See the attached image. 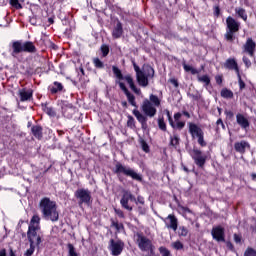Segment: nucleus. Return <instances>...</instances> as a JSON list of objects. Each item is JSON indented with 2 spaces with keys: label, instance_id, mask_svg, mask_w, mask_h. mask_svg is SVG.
I'll return each instance as SVG.
<instances>
[{
  "label": "nucleus",
  "instance_id": "aec40b11",
  "mask_svg": "<svg viewBox=\"0 0 256 256\" xmlns=\"http://www.w3.org/2000/svg\"><path fill=\"white\" fill-rule=\"evenodd\" d=\"M19 96H20V101L21 102L29 101L33 97V91L22 89V90L19 91Z\"/></svg>",
  "mask_w": 256,
  "mask_h": 256
},
{
  "label": "nucleus",
  "instance_id": "a878e982",
  "mask_svg": "<svg viewBox=\"0 0 256 256\" xmlns=\"http://www.w3.org/2000/svg\"><path fill=\"white\" fill-rule=\"evenodd\" d=\"M249 147V143L245 142V141H241L238 143H235L234 148L237 152L243 153L245 152V149Z\"/></svg>",
  "mask_w": 256,
  "mask_h": 256
},
{
  "label": "nucleus",
  "instance_id": "37998d69",
  "mask_svg": "<svg viewBox=\"0 0 256 256\" xmlns=\"http://www.w3.org/2000/svg\"><path fill=\"white\" fill-rule=\"evenodd\" d=\"M158 126H159V128H160L161 130H163V131H166V130H167V125H166L164 119H159V120H158Z\"/></svg>",
  "mask_w": 256,
  "mask_h": 256
},
{
  "label": "nucleus",
  "instance_id": "5fc2aeb1",
  "mask_svg": "<svg viewBox=\"0 0 256 256\" xmlns=\"http://www.w3.org/2000/svg\"><path fill=\"white\" fill-rule=\"evenodd\" d=\"M115 213L120 217V218H124V212L121 209H114Z\"/></svg>",
  "mask_w": 256,
  "mask_h": 256
},
{
  "label": "nucleus",
  "instance_id": "4c0bfd02",
  "mask_svg": "<svg viewBox=\"0 0 256 256\" xmlns=\"http://www.w3.org/2000/svg\"><path fill=\"white\" fill-rule=\"evenodd\" d=\"M159 252L161 256H172L171 251L168 250L166 247H160Z\"/></svg>",
  "mask_w": 256,
  "mask_h": 256
},
{
  "label": "nucleus",
  "instance_id": "b1692460",
  "mask_svg": "<svg viewBox=\"0 0 256 256\" xmlns=\"http://www.w3.org/2000/svg\"><path fill=\"white\" fill-rule=\"evenodd\" d=\"M167 115H168L169 124L172 128L182 130L185 127L186 122L181 121L175 124L173 118L170 115V112H168Z\"/></svg>",
  "mask_w": 256,
  "mask_h": 256
},
{
  "label": "nucleus",
  "instance_id": "412c9836",
  "mask_svg": "<svg viewBox=\"0 0 256 256\" xmlns=\"http://www.w3.org/2000/svg\"><path fill=\"white\" fill-rule=\"evenodd\" d=\"M123 26L120 22H117L116 26L112 31V37L114 39H120L123 36Z\"/></svg>",
  "mask_w": 256,
  "mask_h": 256
},
{
  "label": "nucleus",
  "instance_id": "ddd939ff",
  "mask_svg": "<svg viewBox=\"0 0 256 256\" xmlns=\"http://www.w3.org/2000/svg\"><path fill=\"white\" fill-rule=\"evenodd\" d=\"M116 84L119 85L120 89L124 92V94L127 97L128 102L133 106V107H137V103H136V98L133 94H131L129 92V90L127 89L126 85L124 83H122L121 81H116Z\"/></svg>",
  "mask_w": 256,
  "mask_h": 256
},
{
  "label": "nucleus",
  "instance_id": "09e8293b",
  "mask_svg": "<svg viewBox=\"0 0 256 256\" xmlns=\"http://www.w3.org/2000/svg\"><path fill=\"white\" fill-rule=\"evenodd\" d=\"M101 52H102V54H103V57H106V56L109 54L110 49H109L108 46H102V47H101Z\"/></svg>",
  "mask_w": 256,
  "mask_h": 256
},
{
  "label": "nucleus",
  "instance_id": "3c124183",
  "mask_svg": "<svg viewBox=\"0 0 256 256\" xmlns=\"http://www.w3.org/2000/svg\"><path fill=\"white\" fill-rule=\"evenodd\" d=\"M127 125L129 127H135V119L131 116L128 117Z\"/></svg>",
  "mask_w": 256,
  "mask_h": 256
},
{
  "label": "nucleus",
  "instance_id": "e433bc0d",
  "mask_svg": "<svg viewBox=\"0 0 256 256\" xmlns=\"http://www.w3.org/2000/svg\"><path fill=\"white\" fill-rule=\"evenodd\" d=\"M93 64H94V66H95L96 68H98V69H102V68L105 67V66H104V63H103L100 59H98V58H94V59H93Z\"/></svg>",
  "mask_w": 256,
  "mask_h": 256
},
{
  "label": "nucleus",
  "instance_id": "e2e57ef3",
  "mask_svg": "<svg viewBox=\"0 0 256 256\" xmlns=\"http://www.w3.org/2000/svg\"><path fill=\"white\" fill-rule=\"evenodd\" d=\"M190 72H191L192 75H197V74L200 73V71H198V70L195 69L194 67H193V69H192Z\"/></svg>",
  "mask_w": 256,
  "mask_h": 256
},
{
  "label": "nucleus",
  "instance_id": "2f4dec72",
  "mask_svg": "<svg viewBox=\"0 0 256 256\" xmlns=\"http://www.w3.org/2000/svg\"><path fill=\"white\" fill-rule=\"evenodd\" d=\"M221 97L225 98V99H231V98H233V91H231V90H229L227 88L222 89Z\"/></svg>",
  "mask_w": 256,
  "mask_h": 256
},
{
  "label": "nucleus",
  "instance_id": "a211bd4d",
  "mask_svg": "<svg viewBox=\"0 0 256 256\" xmlns=\"http://www.w3.org/2000/svg\"><path fill=\"white\" fill-rule=\"evenodd\" d=\"M236 122L244 130H247L250 125L249 120L243 114L236 115Z\"/></svg>",
  "mask_w": 256,
  "mask_h": 256
},
{
  "label": "nucleus",
  "instance_id": "f3484780",
  "mask_svg": "<svg viewBox=\"0 0 256 256\" xmlns=\"http://www.w3.org/2000/svg\"><path fill=\"white\" fill-rule=\"evenodd\" d=\"M189 132L193 138H199L200 136L204 135L203 130L193 123H189Z\"/></svg>",
  "mask_w": 256,
  "mask_h": 256
},
{
  "label": "nucleus",
  "instance_id": "c9c22d12",
  "mask_svg": "<svg viewBox=\"0 0 256 256\" xmlns=\"http://www.w3.org/2000/svg\"><path fill=\"white\" fill-rule=\"evenodd\" d=\"M36 246H37L36 244L30 243V247H29L28 250H26L24 255L25 256H32L35 252Z\"/></svg>",
  "mask_w": 256,
  "mask_h": 256
},
{
  "label": "nucleus",
  "instance_id": "680f3d73",
  "mask_svg": "<svg viewBox=\"0 0 256 256\" xmlns=\"http://www.w3.org/2000/svg\"><path fill=\"white\" fill-rule=\"evenodd\" d=\"M217 125H218V126L221 125L222 128H225V124L223 123V120H222V119H218V120H217Z\"/></svg>",
  "mask_w": 256,
  "mask_h": 256
},
{
  "label": "nucleus",
  "instance_id": "9b49d317",
  "mask_svg": "<svg viewBox=\"0 0 256 256\" xmlns=\"http://www.w3.org/2000/svg\"><path fill=\"white\" fill-rule=\"evenodd\" d=\"M141 109L143 113L150 118L155 117L157 114L156 107L148 99L143 101Z\"/></svg>",
  "mask_w": 256,
  "mask_h": 256
},
{
  "label": "nucleus",
  "instance_id": "4d7b16f0",
  "mask_svg": "<svg viewBox=\"0 0 256 256\" xmlns=\"http://www.w3.org/2000/svg\"><path fill=\"white\" fill-rule=\"evenodd\" d=\"M225 115L229 119L233 118V116H234L233 112H231V111H225Z\"/></svg>",
  "mask_w": 256,
  "mask_h": 256
},
{
  "label": "nucleus",
  "instance_id": "423d86ee",
  "mask_svg": "<svg viewBox=\"0 0 256 256\" xmlns=\"http://www.w3.org/2000/svg\"><path fill=\"white\" fill-rule=\"evenodd\" d=\"M115 173L124 174L126 176L131 177L132 179H134L136 181H142L143 180V178L140 174H138L136 171H134L130 167L123 166L121 163H117L115 165Z\"/></svg>",
  "mask_w": 256,
  "mask_h": 256
},
{
  "label": "nucleus",
  "instance_id": "ea45409f",
  "mask_svg": "<svg viewBox=\"0 0 256 256\" xmlns=\"http://www.w3.org/2000/svg\"><path fill=\"white\" fill-rule=\"evenodd\" d=\"M112 226L117 230V232H122L124 230V225L119 222H112Z\"/></svg>",
  "mask_w": 256,
  "mask_h": 256
},
{
  "label": "nucleus",
  "instance_id": "a19ab883",
  "mask_svg": "<svg viewBox=\"0 0 256 256\" xmlns=\"http://www.w3.org/2000/svg\"><path fill=\"white\" fill-rule=\"evenodd\" d=\"M171 246L175 250H182L184 248V245H183V243L181 241H176V242L172 243Z\"/></svg>",
  "mask_w": 256,
  "mask_h": 256
},
{
  "label": "nucleus",
  "instance_id": "9d476101",
  "mask_svg": "<svg viewBox=\"0 0 256 256\" xmlns=\"http://www.w3.org/2000/svg\"><path fill=\"white\" fill-rule=\"evenodd\" d=\"M75 197L79 199V204H90L92 199L91 192L86 189H78L75 192Z\"/></svg>",
  "mask_w": 256,
  "mask_h": 256
},
{
  "label": "nucleus",
  "instance_id": "0eeeda50",
  "mask_svg": "<svg viewBox=\"0 0 256 256\" xmlns=\"http://www.w3.org/2000/svg\"><path fill=\"white\" fill-rule=\"evenodd\" d=\"M136 242L141 251L153 253V251H154L153 242L146 236L137 234Z\"/></svg>",
  "mask_w": 256,
  "mask_h": 256
},
{
  "label": "nucleus",
  "instance_id": "13d9d810",
  "mask_svg": "<svg viewBox=\"0 0 256 256\" xmlns=\"http://www.w3.org/2000/svg\"><path fill=\"white\" fill-rule=\"evenodd\" d=\"M234 241H235L236 243H241V236L235 234V235H234Z\"/></svg>",
  "mask_w": 256,
  "mask_h": 256
},
{
  "label": "nucleus",
  "instance_id": "4468645a",
  "mask_svg": "<svg viewBox=\"0 0 256 256\" xmlns=\"http://www.w3.org/2000/svg\"><path fill=\"white\" fill-rule=\"evenodd\" d=\"M213 239L218 242H225V229L222 227H214L211 232Z\"/></svg>",
  "mask_w": 256,
  "mask_h": 256
},
{
  "label": "nucleus",
  "instance_id": "603ef678",
  "mask_svg": "<svg viewBox=\"0 0 256 256\" xmlns=\"http://www.w3.org/2000/svg\"><path fill=\"white\" fill-rule=\"evenodd\" d=\"M181 118H182V114H181V113L175 114V115H174V121H175L174 124H177V123L181 122V121H180Z\"/></svg>",
  "mask_w": 256,
  "mask_h": 256
},
{
  "label": "nucleus",
  "instance_id": "774afa93",
  "mask_svg": "<svg viewBox=\"0 0 256 256\" xmlns=\"http://www.w3.org/2000/svg\"><path fill=\"white\" fill-rule=\"evenodd\" d=\"M48 22H49L50 24H54V19H53V18H49V19H48Z\"/></svg>",
  "mask_w": 256,
  "mask_h": 256
},
{
  "label": "nucleus",
  "instance_id": "0e129e2a",
  "mask_svg": "<svg viewBox=\"0 0 256 256\" xmlns=\"http://www.w3.org/2000/svg\"><path fill=\"white\" fill-rule=\"evenodd\" d=\"M0 256H7L6 250L0 248Z\"/></svg>",
  "mask_w": 256,
  "mask_h": 256
},
{
  "label": "nucleus",
  "instance_id": "4be33fe9",
  "mask_svg": "<svg viewBox=\"0 0 256 256\" xmlns=\"http://www.w3.org/2000/svg\"><path fill=\"white\" fill-rule=\"evenodd\" d=\"M224 66L226 68H228L229 70H234L237 75L240 74L239 73V66L237 65V61H235V59H228V60H226Z\"/></svg>",
  "mask_w": 256,
  "mask_h": 256
},
{
  "label": "nucleus",
  "instance_id": "39448f33",
  "mask_svg": "<svg viewBox=\"0 0 256 256\" xmlns=\"http://www.w3.org/2000/svg\"><path fill=\"white\" fill-rule=\"evenodd\" d=\"M112 71H113V74L116 77V81H120L121 82L122 80H125L128 83L130 89L134 93H136L137 95H141L142 94L141 89H138L135 86L134 79L132 78V76L128 75V76L124 77L123 74H122V71L118 67H116V66L112 67Z\"/></svg>",
  "mask_w": 256,
  "mask_h": 256
},
{
  "label": "nucleus",
  "instance_id": "58836bf2",
  "mask_svg": "<svg viewBox=\"0 0 256 256\" xmlns=\"http://www.w3.org/2000/svg\"><path fill=\"white\" fill-rule=\"evenodd\" d=\"M67 247L69 251V256H78V253L76 252L74 245L68 244Z\"/></svg>",
  "mask_w": 256,
  "mask_h": 256
},
{
  "label": "nucleus",
  "instance_id": "6ab92c4d",
  "mask_svg": "<svg viewBox=\"0 0 256 256\" xmlns=\"http://www.w3.org/2000/svg\"><path fill=\"white\" fill-rule=\"evenodd\" d=\"M133 115L136 117L138 122L142 125V128H145L147 125L148 118L144 116L139 110H133Z\"/></svg>",
  "mask_w": 256,
  "mask_h": 256
},
{
  "label": "nucleus",
  "instance_id": "5701e85b",
  "mask_svg": "<svg viewBox=\"0 0 256 256\" xmlns=\"http://www.w3.org/2000/svg\"><path fill=\"white\" fill-rule=\"evenodd\" d=\"M12 56L13 57H16L17 54L21 53V52H24V44H22L21 42H14L12 44Z\"/></svg>",
  "mask_w": 256,
  "mask_h": 256
},
{
  "label": "nucleus",
  "instance_id": "f704fd0d",
  "mask_svg": "<svg viewBox=\"0 0 256 256\" xmlns=\"http://www.w3.org/2000/svg\"><path fill=\"white\" fill-rule=\"evenodd\" d=\"M189 230L185 226H180L178 229V235L182 237H187Z\"/></svg>",
  "mask_w": 256,
  "mask_h": 256
},
{
  "label": "nucleus",
  "instance_id": "c03bdc74",
  "mask_svg": "<svg viewBox=\"0 0 256 256\" xmlns=\"http://www.w3.org/2000/svg\"><path fill=\"white\" fill-rule=\"evenodd\" d=\"M244 256H256V251L253 248L246 249Z\"/></svg>",
  "mask_w": 256,
  "mask_h": 256
},
{
  "label": "nucleus",
  "instance_id": "c85d7f7f",
  "mask_svg": "<svg viewBox=\"0 0 256 256\" xmlns=\"http://www.w3.org/2000/svg\"><path fill=\"white\" fill-rule=\"evenodd\" d=\"M153 106L155 107H160L161 106V100L159 99L158 96L151 94L149 96L148 100Z\"/></svg>",
  "mask_w": 256,
  "mask_h": 256
},
{
  "label": "nucleus",
  "instance_id": "20e7f679",
  "mask_svg": "<svg viewBox=\"0 0 256 256\" xmlns=\"http://www.w3.org/2000/svg\"><path fill=\"white\" fill-rule=\"evenodd\" d=\"M241 23L235 21L232 17L226 19V34L224 35L225 39L228 42H233L235 40V34L239 32Z\"/></svg>",
  "mask_w": 256,
  "mask_h": 256
},
{
  "label": "nucleus",
  "instance_id": "a18cd8bd",
  "mask_svg": "<svg viewBox=\"0 0 256 256\" xmlns=\"http://www.w3.org/2000/svg\"><path fill=\"white\" fill-rule=\"evenodd\" d=\"M237 77H238V84H239L240 90L245 89V82H243V80L241 79V74L238 73Z\"/></svg>",
  "mask_w": 256,
  "mask_h": 256
},
{
  "label": "nucleus",
  "instance_id": "cd10ccee",
  "mask_svg": "<svg viewBox=\"0 0 256 256\" xmlns=\"http://www.w3.org/2000/svg\"><path fill=\"white\" fill-rule=\"evenodd\" d=\"M24 52L35 53L36 47L32 42L23 43Z\"/></svg>",
  "mask_w": 256,
  "mask_h": 256
},
{
  "label": "nucleus",
  "instance_id": "de8ad7c7",
  "mask_svg": "<svg viewBox=\"0 0 256 256\" xmlns=\"http://www.w3.org/2000/svg\"><path fill=\"white\" fill-rule=\"evenodd\" d=\"M45 113L50 117H55L56 116V112L53 108H46Z\"/></svg>",
  "mask_w": 256,
  "mask_h": 256
},
{
  "label": "nucleus",
  "instance_id": "bb28decb",
  "mask_svg": "<svg viewBox=\"0 0 256 256\" xmlns=\"http://www.w3.org/2000/svg\"><path fill=\"white\" fill-rule=\"evenodd\" d=\"M197 80L198 82L203 83L204 87L206 88L211 84V78L208 75H204V76L198 75Z\"/></svg>",
  "mask_w": 256,
  "mask_h": 256
},
{
  "label": "nucleus",
  "instance_id": "f8f14e48",
  "mask_svg": "<svg viewBox=\"0 0 256 256\" xmlns=\"http://www.w3.org/2000/svg\"><path fill=\"white\" fill-rule=\"evenodd\" d=\"M129 201H132V202L136 201V197L131 192L126 191L123 194V196L120 200V203H121L122 207H124L128 211H131V210H133V208L129 206Z\"/></svg>",
  "mask_w": 256,
  "mask_h": 256
},
{
  "label": "nucleus",
  "instance_id": "f03ea898",
  "mask_svg": "<svg viewBox=\"0 0 256 256\" xmlns=\"http://www.w3.org/2000/svg\"><path fill=\"white\" fill-rule=\"evenodd\" d=\"M41 218L38 215H34L29 223L28 231H27V238L29 243L35 244L39 246L42 243L41 234V226H40Z\"/></svg>",
  "mask_w": 256,
  "mask_h": 256
},
{
  "label": "nucleus",
  "instance_id": "6e6552de",
  "mask_svg": "<svg viewBox=\"0 0 256 256\" xmlns=\"http://www.w3.org/2000/svg\"><path fill=\"white\" fill-rule=\"evenodd\" d=\"M192 159L194 160L195 164L200 167L203 168L207 162V155L203 154L202 151L198 150V149H194L192 151Z\"/></svg>",
  "mask_w": 256,
  "mask_h": 256
},
{
  "label": "nucleus",
  "instance_id": "8fccbe9b",
  "mask_svg": "<svg viewBox=\"0 0 256 256\" xmlns=\"http://www.w3.org/2000/svg\"><path fill=\"white\" fill-rule=\"evenodd\" d=\"M197 138H198V143H199L200 146L205 147L207 145V143L204 140V135L199 136Z\"/></svg>",
  "mask_w": 256,
  "mask_h": 256
},
{
  "label": "nucleus",
  "instance_id": "c756f323",
  "mask_svg": "<svg viewBox=\"0 0 256 256\" xmlns=\"http://www.w3.org/2000/svg\"><path fill=\"white\" fill-rule=\"evenodd\" d=\"M180 144V137L177 134H174L173 136H170V145L172 147L177 148V146Z\"/></svg>",
  "mask_w": 256,
  "mask_h": 256
},
{
  "label": "nucleus",
  "instance_id": "338daca9",
  "mask_svg": "<svg viewBox=\"0 0 256 256\" xmlns=\"http://www.w3.org/2000/svg\"><path fill=\"white\" fill-rule=\"evenodd\" d=\"M183 114H184L187 118H190V117H191V115H190L189 112H184Z\"/></svg>",
  "mask_w": 256,
  "mask_h": 256
},
{
  "label": "nucleus",
  "instance_id": "f257e3e1",
  "mask_svg": "<svg viewBox=\"0 0 256 256\" xmlns=\"http://www.w3.org/2000/svg\"><path fill=\"white\" fill-rule=\"evenodd\" d=\"M39 209L42 214V218L47 221L57 222L59 220L58 206L55 201H51L49 198H43L39 202Z\"/></svg>",
  "mask_w": 256,
  "mask_h": 256
},
{
  "label": "nucleus",
  "instance_id": "69168bd1",
  "mask_svg": "<svg viewBox=\"0 0 256 256\" xmlns=\"http://www.w3.org/2000/svg\"><path fill=\"white\" fill-rule=\"evenodd\" d=\"M215 14H216L217 16L220 15V8L217 7V8L215 9Z\"/></svg>",
  "mask_w": 256,
  "mask_h": 256
},
{
  "label": "nucleus",
  "instance_id": "dca6fc26",
  "mask_svg": "<svg viewBox=\"0 0 256 256\" xmlns=\"http://www.w3.org/2000/svg\"><path fill=\"white\" fill-rule=\"evenodd\" d=\"M255 47H256V44L253 41V39L248 38L246 43L243 46V51L249 54L251 57H253V54H255Z\"/></svg>",
  "mask_w": 256,
  "mask_h": 256
},
{
  "label": "nucleus",
  "instance_id": "1a4fd4ad",
  "mask_svg": "<svg viewBox=\"0 0 256 256\" xmlns=\"http://www.w3.org/2000/svg\"><path fill=\"white\" fill-rule=\"evenodd\" d=\"M125 247V243L121 240H110L109 250L113 256H119L122 254Z\"/></svg>",
  "mask_w": 256,
  "mask_h": 256
},
{
  "label": "nucleus",
  "instance_id": "49530a36",
  "mask_svg": "<svg viewBox=\"0 0 256 256\" xmlns=\"http://www.w3.org/2000/svg\"><path fill=\"white\" fill-rule=\"evenodd\" d=\"M141 147L146 153L150 151V147L145 140H141Z\"/></svg>",
  "mask_w": 256,
  "mask_h": 256
},
{
  "label": "nucleus",
  "instance_id": "473e14b6",
  "mask_svg": "<svg viewBox=\"0 0 256 256\" xmlns=\"http://www.w3.org/2000/svg\"><path fill=\"white\" fill-rule=\"evenodd\" d=\"M62 90H63V85L61 83L54 82V84L51 88V93L56 94Z\"/></svg>",
  "mask_w": 256,
  "mask_h": 256
},
{
  "label": "nucleus",
  "instance_id": "6e6d98bb",
  "mask_svg": "<svg viewBox=\"0 0 256 256\" xmlns=\"http://www.w3.org/2000/svg\"><path fill=\"white\" fill-rule=\"evenodd\" d=\"M183 68H184V70H185L186 72H190V71L193 69L192 66L187 65V64H184V65H183Z\"/></svg>",
  "mask_w": 256,
  "mask_h": 256
},
{
  "label": "nucleus",
  "instance_id": "2eb2a0df",
  "mask_svg": "<svg viewBox=\"0 0 256 256\" xmlns=\"http://www.w3.org/2000/svg\"><path fill=\"white\" fill-rule=\"evenodd\" d=\"M164 222L168 229H172L174 231L178 230V219L174 215H168Z\"/></svg>",
  "mask_w": 256,
  "mask_h": 256
},
{
  "label": "nucleus",
  "instance_id": "72a5a7b5",
  "mask_svg": "<svg viewBox=\"0 0 256 256\" xmlns=\"http://www.w3.org/2000/svg\"><path fill=\"white\" fill-rule=\"evenodd\" d=\"M235 13L242 18L244 21H247V13L245 12V9L243 8H236Z\"/></svg>",
  "mask_w": 256,
  "mask_h": 256
},
{
  "label": "nucleus",
  "instance_id": "7c9ffc66",
  "mask_svg": "<svg viewBox=\"0 0 256 256\" xmlns=\"http://www.w3.org/2000/svg\"><path fill=\"white\" fill-rule=\"evenodd\" d=\"M58 106L61 107L62 113L65 114V112L68 109H72V105L68 104L65 101H58Z\"/></svg>",
  "mask_w": 256,
  "mask_h": 256
},
{
  "label": "nucleus",
  "instance_id": "bf43d9fd",
  "mask_svg": "<svg viewBox=\"0 0 256 256\" xmlns=\"http://www.w3.org/2000/svg\"><path fill=\"white\" fill-rule=\"evenodd\" d=\"M170 82H171V84H173V85H174V87H179V83H178V81H177V80H175V79H171V80H170Z\"/></svg>",
  "mask_w": 256,
  "mask_h": 256
},
{
  "label": "nucleus",
  "instance_id": "052dcab7",
  "mask_svg": "<svg viewBox=\"0 0 256 256\" xmlns=\"http://www.w3.org/2000/svg\"><path fill=\"white\" fill-rule=\"evenodd\" d=\"M215 79H216L217 84H222L223 83V79H222L221 76H217Z\"/></svg>",
  "mask_w": 256,
  "mask_h": 256
},
{
  "label": "nucleus",
  "instance_id": "79ce46f5",
  "mask_svg": "<svg viewBox=\"0 0 256 256\" xmlns=\"http://www.w3.org/2000/svg\"><path fill=\"white\" fill-rule=\"evenodd\" d=\"M10 5L13 6L15 9L22 8V5L20 4L19 0H10Z\"/></svg>",
  "mask_w": 256,
  "mask_h": 256
},
{
  "label": "nucleus",
  "instance_id": "393cba45",
  "mask_svg": "<svg viewBox=\"0 0 256 256\" xmlns=\"http://www.w3.org/2000/svg\"><path fill=\"white\" fill-rule=\"evenodd\" d=\"M31 132L37 139H41L43 137V128L41 126H33L31 128Z\"/></svg>",
  "mask_w": 256,
  "mask_h": 256
},
{
  "label": "nucleus",
  "instance_id": "864d4df0",
  "mask_svg": "<svg viewBox=\"0 0 256 256\" xmlns=\"http://www.w3.org/2000/svg\"><path fill=\"white\" fill-rule=\"evenodd\" d=\"M243 62L247 68L251 67V60L247 57H243Z\"/></svg>",
  "mask_w": 256,
  "mask_h": 256
},
{
  "label": "nucleus",
  "instance_id": "7ed1b4c3",
  "mask_svg": "<svg viewBox=\"0 0 256 256\" xmlns=\"http://www.w3.org/2000/svg\"><path fill=\"white\" fill-rule=\"evenodd\" d=\"M133 67L136 72L137 83L141 87H148L149 81L154 78L155 70L150 65H144L142 69L133 62Z\"/></svg>",
  "mask_w": 256,
  "mask_h": 256
}]
</instances>
